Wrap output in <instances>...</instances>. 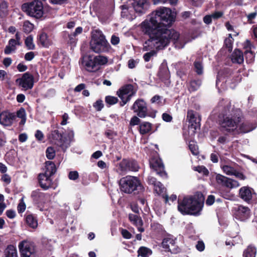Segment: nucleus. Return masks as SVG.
<instances>
[{"instance_id":"nucleus-1","label":"nucleus","mask_w":257,"mask_h":257,"mask_svg":"<svg viewBox=\"0 0 257 257\" xmlns=\"http://www.w3.org/2000/svg\"><path fill=\"white\" fill-rule=\"evenodd\" d=\"M176 13L171 9L160 7L152 13L149 20H146L140 25L143 33L149 37L143 45V51H148L155 48L164 49L172 41L177 46L180 34L174 29H168L176 18Z\"/></svg>"},{"instance_id":"nucleus-2","label":"nucleus","mask_w":257,"mask_h":257,"mask_svg":"<svg viewBox=\"0 0 257 257\" xmlns=\"http://www.w3.org/2000/svg\"><path fill=\"white\" fill-rule=\"evenodd\" d=\"M221 112L218 115L219 130L225 136L233 134L238 127L242 134L248 133L257 127L255 120L246 119L242 120L243 116L239 108H232L231 109L230 102L222 99L217 106Z\"/></svg>"},{"instance_id":"nucleus-3","label":"nucleus","mask_w":257,"mask_h":257,"mask_svg":"<svg viewBox=\"0 0 257 257\" xmlns=\"http://www.w3.org/2000/svg\"><path fill=\"white\" fill-rule=\"evenodd\" d=\"M204 197L200 192L178 200V210L183 215H198L202 209Z\"/></svg>"},{"instance_id":"nucleus-4","label":"nucleus","mask_w":257,"mask_h":257,"mask_svg":"<svg viewBox=\"0 0 257 257\" xmlns=\"http://www.w3.org/2000/svg\"><path fill=\"white\" fill-rule=\"evenodd\" d=\"M120 190L127 194L138 195L143 192L144 187L137 177L126 176L119 180Z\"/></svg>"},{"instance_id":"nucleus-5","label":"nucleus","mask_w":257,"mask_h":257,"mask_svg":"<svg viewBox=\"0 0 257 257\" xmlns=\"http://www.w3.org/2000/svg\"><path fill=\"white\" fill-rule=\"evenodd\" d=\"M89 44L90 50L96 53L108 52L111 48L105 36L99 30L92 32Z\"/></svg>"},{"instance_id":"nucleus-6","label":"nucleus","mask_w":257,"mask_h":257,"mask_svg":"<svg viewBox=\"0 0 257 257\" xmlns=\"http://www.w3.org/2000/svg\"><path fill=\"white\" fill-rule=\"evenodd\" d=\"M21 9L27 15L36 19L42 18L44 14L43 4L40 0L25 3L22 5Z\"/></svg>"},{"instance_id":"nucleus-7","label":"nucleus","mask_w":257,"mask_h":257,"mask_svg":"<svg viewBox=\"0 0 257 257\" xmlns=\"http://www.w3.org/2000/svg\"><path fill=\"white\" fill-rule=\"evenodd\" d=\"M51 138L55 145L64 149L70 146V144L74 138V133L73 131H70L65 135L63 132H60L58 130H55L51 131Z\"/></svg>"},{"instance_id":"nucleus-8","label":"nucleus","mask_w":257,"mask_h":257,"mask_svg":"<svg viewBox=\"0 0 257 257\" xmlns=\"http://www.w3.org/2000/svg\"><path fill=\"white\" fill-rule=\"evenodd\" d=\"M131 109L140 118L149 116L154 118L157 112L156 110H149L147 102L142 98H139L135 101Z\"/></svg>"},{"instance_id":"nucleus-9","label":"nucleus","mask_w":257,"mask_h":257,"mask_svg":"<svg viewBox=\"0 0 257 257\" xmlns=\"http://www.w3.org/2000/svg\"><path fill=\"white\" fill-rule=\"evenodd\" d=\"M150 166L156 174L163 179L168 178V174L165 171L164 165L162 160L158 157H152L150 159Z\"/></svg>"},{"instance_id":"nucleus-10","label":"nucleus","mask_w":257,"mask_h":257,"mask_svg":"<svg viewBox=\"0 0 257 257\" xmlns=\"http://www.w3.org/2000/svg\"><path fill=\"white\" fill-rule=\"evenodd\" d=\"M16 82L25 90L31 89L34 84V77L31 73L27 72L17 79Z\"/></svg>"},{"instance_id":"nucleus-11","label":"nucleus","mask_w":257,"mask_h":257,"mask_svg":"<svg viewBox=\"0 0 257 257\" xmlns=\"http://www.w3.org/2000/svg\"><path fill=\"white\" fill-rule=\"evenodd\" d=\"M118 167L121 172H136L140 168L138 162L132 158L123 159L118 164Z\"/></svg>"},{"instance_id":"nucleus-12","label":"nucleus","mask_w":257,"mask_h":257,"mask_svg":"<svg viewBox=\"0 0 257 257\" xmlns=\"http://www.w3.org/2000/svg\"><path fill=\"white\" fill-rule=\"evenodd\" d=\"M83 30L82 27H78L72 33L70 34L67 31L63 32V37L67 44L71 46V48L76 46L78 41L77 36L82 33Z\"/></svg>"},{"instance_id":"nucleus-13","label":"nucleus","mask_w":257,"mask_h":257,"mask_svg":"<svg viewBox=\"0 0 257 257\" xmlns=\"http://www.w3.org/2000/svg\"><path fill=\"white\" fill-rule=\"evenodd\" d=\"M162 245L166 251L172 253H177L180 251V248L176 244V239L170 237H166L163 239Z\"/></svg>"},{"instance_id":"nucleus-14","label":"nucleus","mask_w":257,"mask_h":257,"mask_svg":"<svg viewBox=\"0 0 257 257\" xmlns=\"http://www.w3.org/2000/svg\"><path fill=\"white\" fill-rule=\"evenodd\" d=\"M18 247L20 255H23V257H26L27 253L31 254L32 251H36L34 243L27 240L19 242Z\"/></svg>"},{"instance_id":"nucleus-15","label":"nucleus","mask_w":257,"mask_h":257,"mask_svg":"<svg viewBox=\"0 0 257 257\" xmlns=\"http://www.w3.org/2000/svg\"><path fill=\"white\" fill-rule=\"evenodd\" d=\"M233 209L234 215L237 219L243 221L249 218L250 209L248 207L239 205L234 207Z\"/></svg>"},{"instance_id":"nucleus-16","label":"nucleus","mask_w":257,"mask_h":257,"mask_svg":"<svg viewBox=\"0 0 257 257\" xmlns=\"http://www.w3.org/2000/svg\"><path fill=\"white\" fill-rule=\"evenodd\" d=\"M134 10L139 16L145 14L150 6L148 0H138L133 3Z\"/></svg>"},{"instance_id":"nucleus-17","label":"nucleus","mask_w":257,"mask_h":257,"mask_svg":"<svg viewBox=\"0 0 257 257\" xmlns=\"http://www.w3.org/2000/svg\"><path fill=\"white\" fill-rule=\"evenodd\" d=\"M46 194L40 190L36 189L32 192L31 197L35 204L40 206L43 205L46 201Z\"/></svg>"},{"instance_id":"nucleus-18","label":"nucleus","mask_w":257,"mask_h":257,"mask_svg":"<svg viewBox=\"0 0 257 257\" xmlns=\"http://www.w3.org/2000/svg\"><path fill=\"white\" fill-rule=\"evenodd\" d=\"M51 176L47 174L40 173L38 176L40 186L44 190H48L52 187L53 182Z\"/></svg>"},{"instance_id":"nucleus-19","label":"nucleus","mask_w":257,"mask_h":257,"mask_svg":"<svg viewBox=\"0 0 257 257\" xmlns=\"http://www.w3.org/2000/svg\"><path fill=\"white\" fill-rule=\"evenodd\" d=\"M147 182L149 185L154 186V191L158 195L163 194L166 190L164 185L160 181H157V179L152 176H149Z\"/></svg>"},{"instance_id":"nucleus-20","label":"nucleus","mask_w":257,"mask_h":257,"mask_svg":"<svg viewBox=\"0 0 257 257\" xmlns=\"http://www.w3.org/2000/svg\"><path fill=\"white\" fill-rule=\"evenodd\" d=\"M87 71L89 72H94L98 69L94 57L88 56L82 62Z\"/></svg>"},{"instance_id":"nucleus-21","label":"nucleus","mask_w":257,"mask_h":257,"mask_svg":"<svg viewBox=\"0 0 257 257\" xmlns=\"http://www.w3.org/2000/svg\"><path fill=\"white\" fill-rule=\"evenodd\" d=\"M158 75L161 81L164 83L168 82L170 83V82L169 81L170 78V74L168 67L166 65L162 64L161 65L159 68Z\"/></svg>"},{"instance_id":"nucleus-22","label":"nucleus","mask_w":257,"mask_h":257,"mask_svg":"<svg viewBox=\"0 0 257 257\" xmlns=\"http://www.w3.org/2000/svg\"><path fill=\"white\" fill-rule=\"evenodd\" d=\"M134 93V95L136 92L134 90V86L132 84H125L121 87L117 91L116 94L119 98L125 97V96H128Z\"/></svg>"},{"instance_id":"nucleus-23","label":"nucleus","mask_w":257,"mask_h":257,"mask_svg":"<svg viewBox=\"0 0 257 257\" xmlns=\"http://www.w3.org/2000/svg\"><path fill=\"white\" fill-rule=\"evenodd\" d=\"M38 44L42 47L48 48L52 44L51 40L49 38L47 33L44 32H40L37 36Z\"/></svg>"},{"instance_id":"nucleus-24","label":"nucleus","mask_w":257,"mask_h":257,"mask_svg":"<svg viewBox=\"0 0 257 257\" xmlns=\"http://www.w3.org/2000/svg\"><path fill=\"white\" fill-rule=\"evenodd\" d=\"M25 221L26 224L31 228L36 229L38 227L37 215L35 214L28 213L25 214Z\"/></svg>"},{"instance_id":"nucleus-25","label":"nucleus","mask_w":257,"mask_h":257,"mask_svg":"<svg viewBox=\"0 0 257 257\" xmlns=\"http://www.w3.org/2000/svg\"><path fill=\"white\" fill-rule=\"evenodd\" d=\"M239 197L246 202H249L252 199L251 189L247 186L242 187L239 191Z\"/></svg>"},{"instance_id":"nucleus-26","label":"nucleus","mask_w":257,"mask_h":257,"mask_svg":"<svg viewBox=\"0 0 257 257\" xmlns=\"http://www.w3.org/2000/svg\"><path fill=\"white\" fill-rule=\"evenodd\" d=\"M202 81L201 79H192L187 83L188 90L190 93L196 91L201 85Z\"/></svg>"},{"instance_id":"nucleus-27","label":"nucleus","mask_w":257,"mask_h":257,"mask_svg":"<svg viewBox=\"0 0 257 257\" xmlns=\"http://www.w3.org/2000/svg\"><path fill=\"white\" fill-rule=\"evenodd\" d=\"M231 59L232 63L240 64L243 62V55L241 51L235 49L231 54Z\"/></svg>"},{"instance_id":"nucleus-28","label":"nucleus","mask_w":257,"mask_h":257,"mask_svg":"<svg viewBox=\"0 0 257 257\" xmlns=\"http://www.w3.org/2000/svg\"><path fill=\"white\" fill-rule=\"evenodd\" d=\"M56 171V166L53 162L48 161L45 162V171L44 173L52 176L55 174Z\"/></svg>"},{"instance_id":"nucleus-29","label":"nucleus","mask_w":257,"mask_h":257,"mask_svg":"<svg viewBox=\"0 0 257 257\" xmlns=\"http://www.w3.org/2000/svg\"><path fill=\"white\" fill-rule=\"evenodd\" d=\"M152 127V123L147 121H144L140 124L139 131L141 135H145L151 132Z\"/></svg>"},{"instance_id":"nucleus-30","label":"nucleus","mask_w":257,"mask_h":257,"mask_svg":"<svg viewBox=\"0 0 257 257\" xmlns=\"http://www.w3.org/2000/svg\"><path fill=\"white\" fill-rule=\"evenodd\" d=\"M6 257H18L16 247L12 244L8 245L4 250Z\"/></svg>"},{"instance_id":"nucleus-31","label":"nucleus","mask_w":257,"mask_h":257,"mask_svg":"<svg viewBox=\"0 0 257 257\" xmlns=\"http://www.w3.org/2000/svg\"><path fill=\"white\" fill-rule=\"evenodd\" d=\"M215 179L216 183L219 185L228 188L229 178L218 174L216 175Z\"/></svg>"},{"instance_id":"nucleus-32","label":"nucleus","mask_w":257,"mask_h":257,"mask_svg":"<svg viewBox=\"0 0 257 257\" xmlns=\"http://www.w3.org/2000/svg\"><path fill=\"white\" fill-rule=\"evenodd\" d=\"M256 253V249L255 246L249 245L244 250L243 257H255Z\"/></svg>"},{"instance_id":"nucleus-33","label":"nucleus","mask_w":257,"mask_h":257,"mask_svg":"<svg viewBox=\"0 0 257 257\" xmlns=\"http://www.w3.org/2000/svg\"><path fill=\"white\" fill-rule=\"evenodd\" d=\"M233 39L231 34H228V38L224 41L223 46L228 49L229 52H231L233 48Z\"/></svg>"},{"instance_id":"nucleus-34","label":"nucleus","mask_w":257,"mask_h":257,"mask_svg":"<svg viewBox=\"0 0 257 257\" xmlns=\"http://www.w3.org/2000/svg\"><path fill=\"white\" fill-rule=\"evenodd\" d=\"M138 253L139 255L142 257H149L152 254V251L147 247L141 246L138 250Z\"/></svg>"},{"instance_id":"nucleus-35","label":"nucleus","mask_w":257,"mask_h":257,"mask_svg":"<svg viewBox=\"0 0 257 257\" xmlns=\"http://www.w3.org/2000/svg\"><path fill=\"white\" fill-rule=\"evenodd\" d=\"M151 227L153 230L159 235H163L165 232L163 225L159 223H154L153 225H151Z\"/></svg>"},{"instance_id":"nucleus-36","label":"nucleus","mask_w":257,"mask_h":257,"mask_svg":"<svg viewBox=\"0 0 257 257\" xmlns=\"http://www.w3.org/2000/svg\"><path fill=\"white\" fill-rule=\"evenodd\" d=\"M97 66L106 64L108 62V58L106 56L98 55L94 57Z\"/></svg>"},{"instance_id":"nucleus-37","label":"nucleus","mask_w":257,"mask_h":257,"mask_svg":"<svg viewBox=\"0 0 257 257\" xmlns=\"http://www.w3.org/2000/svg\"><path fill=\"white\" fill-rule=\"evenodd\" d=\"M46 156L48 159L52 160L56 156V150L53 147H48L46 150Z\"/></svg>"},{"instance_id":"nucleus-38","label":"nucleus","mask_w":257,"mask_h":257,"mask_svg":"<svg viewBox=\"0 0 257 257\" xmlns=\"http://www.w3.org/2000/svg\"><path fill=\"white\" fill-rule=\"evenodd\" d=\"M25 44L28 50H34L35 49V46L33 43V37L31 35L26 38Z\"/></svg>"},{"instance_id":"nucleus-39","label":"nucleus","mask_w":257,"mask_h":257,"mask_svg":"<svg viewBox=\"0 0 257 257\" xmlns=\"http://www.w3.org/2000/svg\"><path fill=\"white\" fill-rule=\"evenodd\" d=\"M188 147L190 151L193 155L197 156L199 155V148L196 142L193 141H192V143L190 142Z\"/></svg>"},{"instance_id":"nucleus-40","label":"nucleus","mask_w":257,"mask_h":257,"mask_svg":"<svg viewBox=\"0 0 257 257\" xmlns=\"http://www.w3.org/2000/svg\"><path fill=\"white\" fill-rule=\"evenodd\" d=\"M105 101L108 106H110L117 103L118 99L116 97L107 95L105 97Z\"/></svg>"},{"instance_id":"nucleus-41","label":"nucleus","mask_w":257,"mask_h":257,"mask_svg":"<svg viewBox=\"0 0 257 257\" xmlns=\"http://www.w3.org/2000/svg\"><path fill=\"white\" fill-rule=\"evenodd\" d=\"M194 66L195 69V71L196 72V73L199 75H202L203 72V66L201 62L199 61H195L194 62Z\"/></svg>"},{"instance_id":"nucleus-42","label":"nucleus","mask_w":257,"mask_h":257,"mask_svg":"<svg viewBox=\"0 0 257 257\" xmlns=\"http://www.w3.org/2000/svg\"><path fill=\"white\" fill-rule=\"evenodd\" d=\"M34 28V25L30 22L27 21L25 22L23 25V31L26 34H29L32 31Z\"/></svg>"},{"instance_id":"nucleus-43","label":"nucleus","mask_w":257,"mask_h":257,"mask_svg":"<svg viewBox=\"0 0 257 257\" xmlns=\"http://www.w3.org/2000/svg\"><path fill=\"white\" fill-rule=\"evenodd\" d=\"M195 171H197L199 173H202L204 175H208L209 172L208 169L204 166H198L195 167Z\"/></svg>"},{"instance_id":"nucleus-44","label":"nucleus","mask_w":257,"mask_h":257,"mask_svg":"<svg viewBox=\"0 0 257 257\" xmlns=\"http://www.w3.org/2000/svg\"><path fill=\"white\" fill-rule=\"evenodd\" d=\"M7 3L4 0H0V13L7 14L8 9Z\"/></svg>"},{"instance_id":"nucleus-45","label":"nucleus","mask_w":257,"mask_h":257,"mask_svg":"<svg viewBox=\"0 0 257 257\" xmlns=\"http://www.w3.org/2000/svg\"><path fill=\"white\" fill-rule=\"evenodd\" d=\"M93 106L95 110L98 111L101 110L104 107L102 100L101 99L96 100V102L93 104Z\"/></svg>"},{"instance_id":"nucleus-46","label":"nucleus","mask_w":257,"mask_h":257,"mask_svg":"<svg viewBox=\"0 0 257 257\" xmlns=\"http://www.w3.org/2000/svg\"><path fill=\"white\" fill-rule=\"evenodd\" d=\"M26 208V205L24 201L23 197L20 200V202L18 205L17 209L19 213H23L25 211Z\"/></svg>"},{"instance_id":"nucleus-47","label":"nucleus","mask_w":257,"mask_h":257,"mask_svg":"<svg viewBox=\"0 0 257 257\" xmlns=\"http://www.w3.org/2000/svg\"><path fill=\"white\" fill-rule=\"evenodd\" d=\"M0 123L6 125L11 124V121L6 114H0Z\"/></svg>"},{"instance_id":"nucleus-48","label":"nucleus","mask_w":257,"mask_h":257,"mask_svg":"<svg viewBox=\"0 0 257 257\" xmlns=\"http://www.w3.org/2000/svg\"><path fill=\"white\" fill-rule=\"evenodd\" d=\"M138 115L133 116L130 121V125L131 126H135L141 124V119Z\"/></svg>"},{"instance_id":"nucleus-49","label":"nucleus","mask_w":257,"mask_h":257,"mask_svg":"<svg viewBox=\"0 0 257 257\" xmlns=\"http://www.w3.org/2000/svg\"><path fill=\"white\" fill-rule=\"evenodd\" d=\"M222 169L225 173L228 175H232L235 172V169L229 166L224 165Z\"/></svg>"},{"instance_id":"nucleus-50","label":"nucleus","mask_w":257,"mask_h":257,"mask_svg":"<svg viewBox=\"0 0 257 257\" xmlns=\"http://www.w3.org/2000/svg\"><path fill=\"white\" fill-rule=\"evenodd\" d=\"M157 54L155 50H151L149 52L145 53L143 56V58L145 62H149L151 57Z\"/></svg>"},{"instance_id":"nucleus-51","label":"nucleus","mask_w":257,"mask_h":257,"mask_svg":"<svg viewBox=\"0 0 257 257\" xmlns=\"http://www.w3.org/2000/svg\"><path fill=\"white\" fill-rule=\"evenodd\" d=\"M133 96H134V93H132L131 94H130L129 95L126 96V97L120 98L121 100V101L119 103L120 106H124L127 102L130 101Z\"/></svg>"},{"instance_id":"nucleus-52","label":"nucleus","mask_w":257,"mask_h":257,"mask_svg":"<svg viewBox=\"0 0 257 257\" xmlns=\"http://www.w3.org/2000/svg\"><path fill=\"white\" fill-rule=\"evenodd\" d=\"M246 61L249 63L252 62L254 58V55L251 51H246L245 53Z\"/></svg>"},{"instance_id":"nucleus-53","label":"nucleus","mask_w":257,"mask_h":257,"mask_svg":"<svg viewBox=\"0 0 257 257\" xmlns=\"http://www.w3.org/2000/svg\"><path fill=\"white\" fill-rule=\"evenodd\" d=\"M161 97L159 95H154L150 100L152 103H157L159 105H162V102L161 101Z\"/></svg>"},{"instance_id":"nucleus-54","label":"nucleus","mask_w":257,"mask_h":257,"mask_svg":"<svg viewBox=\"0 0 257 257\" xmlns=\"http://www.w3.org/2000/svg\"><path fill=\"white\" fill-rule=\"evenodd\" d=\"M1 180L5 182L7 185H8L11 182L12 179L9 174H6L5 173L2 176Z\"/></svg>"},{"instance_id":"nucleus-55","label":"nucleus","mask_w":257,"mask_h":257,"mask_svg":"<svg viewBox=\"0 0 257 257\" xmlns=\"http://www.w3.org/2000/svg\"><path fill=\"white\" fill-rule=\"evenodd\" d=\"M79 177V174L77 171H70L68 174V178L70 180H75Z\"/></svg>"},{"instance_id":"nucleus-56","label":"nucleus","mask_w":257,"mask_h":257,"mask_svg":"<svg viewBox=\"0 0 257 257\" xmlns=\"http://www.w3.org/2000/svg\"><path fill=\"white\" fill-rule=\"evenodd\" d=\"M121 234L122 237L125 239H130L132 236V234L126 229H121Z\"/></svg>"},{"instance_id":"nucleus-57","label":"nucleus","mask_w":257,"mask_h":257,"mask_svg":"<svg viewBox=\"0 0 257 257\" xmlns=\"http://www.w3.org/2000/svg\"><path fill=\"white\" fill-rule=\"evenodd\" d=\"M35 53L33 51L29 52L25 55V60L28 61L32 60L35 57Z\"/></svg>"},{"instance_id":"nucleus-58","label":"nucleus","mask_w":257,"mask_h":257,"mask_svg":"<svg viewBox=\"0 0 257 257\" xmlns=\"http://www.w3.org/2000/svg\"><path fill=\"white\" fill-rule=\"evenodd\" d=\"M162 197L165 199V203L167 204L169 200L170 199L172 202L176 200L177 199V196L176 195H172L170 198H169L167 194H163Z\"/></svg>"},{"instance_id":"nucleus-59","label":"nucleus","mask_w":257,"mask_h":257,"mask_svg":"<svg viewBox=\"0 0 257 257\" xmlns=\"http://www.w3.org/2000/svg\"><path fill=\"white\" fill-rule=\"evenodd\" d=\"M229 185L228 188H232L238 187L240 184L236 180L231 179L229 178Z\"/></svg>"},{"instance_id":"nucleus-60","label":"nucleus","mask_w":257,"mask_h":257,"mask_svg":"<svg viewBox=\"0 0 257 257\" xmlns=\"http://www.w3.org/2000/svg\"><path fill=\"white\" fill-rule=\"evenodd\" d=\"M130 220L133 222L134 221H137V220L141 222V218L138 215L130 214L128 216Z\"/></svg>"},{"instance_id":"nucleus-61","label":"nucleus","mask_w":257,"mask_h":257,"mask_svg":"<svg viewBox=\"0 0 257 257\" xmlns=\"http://www.w3.org/2000/svg\"><path fill=\"white\" fill-rule=\"evenodd\" d=\"M162 116L163 120L168 122H171L173 119L172 116L167 113H163Z\"/></svg>"},{"instance_id":"nucleus-62","label":"nucleus","mask_w":257,"mask_h":257,"mask_svg":"<svg viewBox=\"0 0 257 257\" xmlns=\"http://www.w3.org/2000/svg\"><path fill=\"white\" fill-rule=\"evenodd\" d=\"M256 15H257V13L256 12H253V13H251L249 14L247 16V21L248 22V23L249 24H253V22L252 21V20L256 17Z\"/></svg>"},{"instance_id":"nucleus-63","label":"nucleus","mask_w":257,"mask_h":257,"mask_svg":"<svg viewBox=\"0 0 257 257\" xmlns=\"http://www.w3.org/2000/svg\"><path fill=\"white\" fill-rule=\"evenodd\" d=\"M211 15L213 19L217 20L223 16V13L221 11H216Z\"/></svg>"},{"instance_id":"nucleus-64","label":"nucleus","mask_w":257,"mask_h":257,"mask_svg":"<svg viewBox=\"0 0 257 257\" xmlns=\"http://www.w3.org/2000/svg\"><path fill=\"white\" fill-rule=\"evenodd\" d=\"M196 249L199 251H202L205 248V244L203 241H198L196 245Z\"/></svg>"}]
</instances>
